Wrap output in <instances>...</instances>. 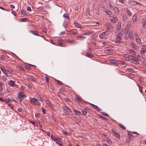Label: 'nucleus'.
Segmentation results:
<instances>
[{
  "instance_id": "nucleus-58",
  "label": "nucleus",
  "mask_w": 146,
  "mask_h": 146,
  "mask_svg": "<svg viewBox=\"0 0 146 146\" xmlns=\"http://www.w3.org/2000/svg\"><path fill=\"white\" fill-rule=\"evenodd\" d=\"M30 122L33 125H34L35 123V121H30Z\"/></svg>"
},
{
  "instance_id": "nucleus-43",
  "label": "nucleus",
  "mask_w": 146,
  "mask_h": 146,
  "mask_svg": "<svg viewBox=\"0 0 146 146\" xmlns=\"http://www.w3.org/2000/svg\"><path fill=\"white\" fill-rule=\"evenodd\" d=\"M63 17H64L65 18H67V19H69V16L68 14H67V13L64 14L63 15Z\"/></svg>"
},
{
  "instance_id": "nucleus-63",
  "label": "nucleus",
  "mask_w": 146,
  "mask_h": 146,
  "mask_svg": "<svg viewBox=\"0 0 146 146\" xmlns=\"http://www.w3.org/2000/svg\"><path fill=\"white\" fill-rule=\"evenodd\" d=\"M56 143L60 145H62V143L60 141H58L56 142Z\"/></svg>"
},
{
  "instance_id": "nucleus-38",
  "label": "nucleus",
  "mask_w": 146,
  "mask_h": 146,
  "mask_svg": "<svg viewBox=\"0 0 146 146\" xmlns=\"http://www.w3.org/2000/svg\"><path fill=\"white\" fill-rule=\"evenodd\" d=\"M119 126L121 127L122 129L125 130L126 129L125 127L122 124H121L120 123L119 124Z\"/></svg>"
},
{
  "instance_id": "nucleus-25",
  "label": "nucleus",
  "mask_w": 146,
  "mask_h": 146,
  "mask_svg": "<svg viewBox=\"0 0 146 146\" xmlns=\"http://www.w3.org/2000/svg\"><path fill=\"white\" fill-rule=\"evenodd\" d=\"M74 111L76 115H79L80 114H81V112L80 111H77L75 110H74Z\"/></svg>"
},
{
  "instance_id": "nucleus-64",
  "label": "nucleus",
  "mask_w": 146,
  "mask_h": 146,
  "mask_svg": "<svg viewBox=\"0 0 146 146\" xmlns=\"http://www.w3.org/2000/svg\"><path fill=\"white\" fill-rule=\"evenodd\" d=\"M38 100L40 102H42L43 101V100L41 97H38Z\"/></svg>"
},
{
  "instance_id": "nucleus-57",
  "label": "nucleus",
  "mask_w": 146,
  "mask_h": 146,
  "mask_svg": "<svg viewBox=\"0 0 146 146\" xmlns=\"http://www.w3.org/2000/svg\"><path fill=\"white\" fill-rule=\"evenodd\" d=\"M126 141L127 142L129 143L130 142V140H131L130 139H129L128 137L126 139Z\"/></svg>"
},
{
  "instance_id": "nucleus-11",
  "label": "nucleus",
  "mask_w": 146,
  "mask_h": 146,
  "mask_svg": "<svg viewBox=\"0 0 146 146\" xmlns=\"http://www.w3.org/2000/svg\"><path fill=\"white\" fill-rule=\"evenodd\" d=\"M121 34H119L117 35V37L115 39L116 43L120 42L121 40Z\"/></svg>"
},
{
  "instance_id": "nucleus-21",
  "label": "nucleus",
  "mask_w": 146,
  "mask_h": 146,
  "mask_svg": "<svg viewBox=\"0 0 146 146\" xmlns=\"http://www.w3.org/2000/svg\"><path fill=\"white\" fill-rule=\"evenodd\" d=\"M142 26L143 27H146V21L144 19L142 20Z\"/></svg>"
},
{
  "instance_id": "nucleus-42",
  "label": "nucleus",
  "mask_w": 146,
  "mask_h": 146,
  "mask_svg": "<svg viewBox=\"0 0 146 146\" xmlns=\"http://www.w3.org/2000/svg\"><path fill=\"white\" fill-rule=\"evenodd\" d=\"M46 103L48 106H52V107H53L51 105V104H50V103L48 100H46Z\"/></svg>"
},
{
  "instance_id": "nucleus-10",
  "label": "nucleus",
  "mask_w": 146,
  "mask_h": 146,
  "mask_svg": "<svg viewBox=\"0 0 146 146\" xmlns=\"http://www.w3.org/2000/svg\"><path fill=\"white\" fill-rule=\"evenodd\" d=\"M107 36V32H103L99 35V37L102 39L106 38V36Z\"/></svg>"
},
{
  "instance_id": "nucleus-5",
  "label": "nucleus",
  "mask_w": 146,
  "mask_h": 146,
  "mask_svg": "<svg viewBox=\"0 0 146 146\" xmlns=\"http://www.w3.org/2000/svg\"><path fill=\"white\" fill-rule=\"evenodd\" d=\"M109 61L111 64L116 66H118L119 64V61H117L115 59H110L109 60Z\"/></svg>"
},
{
  "instance_id": "nucleus-3",
  "label": "nucleus",
  "mask_w": 146,
  "mask_h": 146,
  "mask_svg": "<svg viewBox=\"0 0 146 146\" xmlns=\"http://www.w3.org/2000/svg\"><path fill=\"white\" fill-rule=\"evenodd\" d=\"M31 104L36 106H39L40 105L38 100L35 98H32L31 100Z\"/></svg>"
},
{
  "instance_id": "nucleus-7",
  "label": "nucleus",
  "mask_w": 146,
  "mask_h": 146,
  "mask_svg": "<svg viewBox=\"0 0 146 146\" xmlns=\"http://www.w3.org/2000/svg\"><path fill=\"white\" fill-rule=\"evenodd\" d=\"M62 108V110H63L65 113H69L71 112V110L67 106H63Z\"/></svg>"
},
{
  "instance_id": "nucleus-51",
  "label": "nucleus",
  "mask_w": 146,
  "mask_h": 146,
  "mask_svg": "<svg viewBox=\"0 0 146 146\" xmlns=\"http://www.w3.org/2000/svg\"><path fill=\"white\" fill-rule=\"evenodd\" d=\"M122 17H123V19L124 21H125L127 20V17L126 16H125L124 15H123Z\"/></svg>"
},
{
  "instance_id": "nucleus-50",
  "label": "nucleus",
  "mask_w": 146,
  "mask_h": 146,
  "mask_svg": "<svg viewBox=\"0 0 146 146\" xmlns=\"http://www.w3.org/2000/svg\"><path fill=\"white\" fill-rule=\"evenodd\" d=\"M0 58L1 60L2 61H3L5 60V56L4 55H1V56Z\"/></svg>"
},
{
  "instance_id": "nucleus-36",
  "label": "nucleus",
  "mask_w": 146,
  "mask_h": 146,
  "mask_svg": "<svg viewBox=\"0 0 146 146\" xmlns=\"http://www.w3.org/2000/svg\"><path fill=\"white\" fill-rule=\"evenodd\" d=\"M101 113L103 114L104 115L106 116V117H109V115L106 113V112H105L104 111H103L102 112H101Z\"/></svg>"
},
{
  "instance_id": "nucleus-62",
  "label": "nucleus",
  "mask_w": 146,
  "mask_h": 146,
  "mask_svg": "<svg viewBox=\"0 0 146 146\" xmlns=\"http://www.w3.org/2000/svg\"><path fill=\"white\" fill-rule=\"evenodd\" d=\"M64 100L67 102H69L70 101V100L67 98H64Z\"/></svg>"
},
{
  "instance_id": "nucleus-17",
  "label": "nucleus",
  "mask_w": 146,
  "mask_h": 146,
  "mask_svg": "<svg viewBox=\"0 0 146 146\" xmlns=\"http://www.w3.org/2000/svg\"><path fill=\"white\" fill-rule=\"evenodd\" d=\"M27 78V79L28 80H29L31 81H32L33 82H35V79L34 78V77L33 76L32 77H31V76H28Z\"/></svg>"
},
{
  "instance_id": "nucleus-22",
  "label": "nucleus",
  "mask_w": 146,
  "mask_h": 146,
  "mask_svg": "<svg viewBox=\"0 0 146 146\" xmlns=\"http://www.w3.org/2000/svg\"><path fill=\"white\" fill-rule=\"evenodd\" d=\"M137 60H138V59H137L135 57V59L133 60V61H132L131 62H133V63H134L135 64H137L139 63Z\"/></svg>"
},
{
  "instance_id": "nucleus-32",
  "label": "nucleus",
  "mask_w": 146,
  "mask_h": 146,
  "mask_svg": "<svg viewBox=\"0 0 146 146\" xmlns=\"http://www.w3.org/2000/svg\"><path fill=\"white\" fill-rule=\"evenodd\" d=\"M114 10L115 12L116 13H118L119 12V10L118 8L115 7L114 8Z\"/></svg>"
},
{
  "instance_id": "nucleus-23",
  "label": "nucleus",
  "mask_w": 146,
  "mask_h": 146,
  "mask_svg": "<svg viewBox=\"0 0 146 146\" xmlns=\"http://www.w3.org/2000/svg\"><path fill=\"white\" fill-rule=\"evenodd\" d=\"M17 68L19 70H24V68L21 66H19L17 67Z\"/></svg>"
},
{
  "instance_id": "nucleus-2",
  "label": "nucleus",
  "mask_w": 146,
  "mask_h": 146,
  "mask_svg": "<svg viewBox=\"0 0 146 146\" xmlns=\"http://www.w3.org/2000/svg\"><path fill=\"white\" fill-rule=\"evenodd\" d=\"M74 101L75 102L79 103L80 102L81 103L85 102L84 100L81 99V98L78 95H76V97L74 99Z\"/></svg>"
},
{
  "instance_id": "nucleus-12",
  "label": "nucleus",
  "mask_w": 146,
  "mask_h": 146,
  "mask_svg": "<svg viewBox=\"0 0 146 146\" xmlns=\"http://www.w3.org/2000/svg\"><path fill=\"white\" fill-rule=\"evenodd\" d=\"M107 31L108 32H111L113 31V27L110 25H108L107 26Z\"/></svg>"
},
{
  "instance_id": "nucleus-49",
  "label": "nucleus",
  "mask_w": 146,
  "mask_h": 146,
  "mask_svg": "<svg viewBox=\"0 0 146 146\" xmlns=\"http://www.w3.org/2000/svg\"><path fill=\"white\" fill-rule=\"evenodd\" d=\"M39 127H42V124L41 121L40 120H39L38 122Z\"/></svg>"
},
{
  "instance_id": "nucleus-39",
  "label": "nucleus",
  "mask_w": 146,
  "mask_h": 146,
  "mask_svg": "<svg viewBox=\"0 0 146 146\" xmlns=\"http://www.w3.org/2000/svg\"><path fill=\"white\" fill-rule=\"evenodd\" d=\"M137 85L138 86L139 88V91L142 93V87H141L140 86L139 84H137Z\"/></svg>"
},
{
  "instance_id": "nucleus-34",
  "label": "nucleus",
  "mask_w": 146,
  "mask_h": 146,
  "mask_svg": "<svg viewBox=\"0 0 146 146\" xmlns=\"http://www.w3.org/2000/svg\"><path fill=\"white\" fill-rule=\"evenodd\" d=\"M121 22L120 21H119L117 23V28L119 29H120L121 27Z\"/></svg>"
},
{
  "instance_id": "nucleus-6",
  "label": "nucleus",
  "mask_w": 146,
  "mask_h": 146,
  "mask_svg": "<svg viewBox=\"0 0 146 146\" xmlns=\"http://www.w3.org/2000/svg\"><path fill=\"white\" fill-rule=\"evenodd\" d=\"M109 19L111 22L113 23H116L118 21V18L114 16H110Z\"/></svg>"
},
{
  "instance_id": "nucleus-61",
  "label": "nucleus",
  "mask_w": 146,
  "mask_h": 146,
  "mask_svg": "<svg viewBox=\"0 0 146 146\" xmlns=\"http://www.w3.org/2000/svg\"><path fill=\"white\" fill-rule=\"evenodd\" d=\"M87 33L88 34V35L90 36V34H92L93 33V32L92 31H88V32H87Z\"/></svg>"
},
{
  "instance_id": "nucleus-9",
  "label": "nucleus",
  "mask_w": 146,
  "mask_h": 146,
  "mask_svg": "<svg viewBox=\"0 0 146 146\" xmlns=\"http://www.w3.org/2000/svg\"><path fill=\"white\" fill-rule=\"evenodd\" d=\"M131 24V23L130 22H129L128 23L127 25L125 28L124 33L129 32V30L130 29Z\"/></svg>"
},
{
  "instance_id": "nucleus-47",
  "label": "nucleus",
  "mask_w": 146,
  "mask_h": 146,
  "mask_svg": "<svg viewBox=\"0 0 146 146\" xmlns=\"http://www.w3.org/2000/svg\"><path fill=\"white\" fill-rule=\"evenodd\" d=\"M56 82L58 84L61 85L62 84V83L61 82L58 80H56Z\"/></svg>"
},
{
  "instance_id": "nucleus-53",
  "label": "nucleus",
  "mask_w": 146,
  "mask_h": 146,
  "mask_svg": "<svg viewBox=\"0 0 146 146\" xmlns=\"http://www.w3.org/2000/svg\"><path fill=\"white\" fill-rule=\"evenodd\" d=\"M21 13L22 14H25L27 13L26 12V11L25 10H23V9H22L21 10Z\"/></svg>"
},
{
  "instance_id": "nucleus-31",
  "label": "nucleus",
  "mask_w": 146,
  "mask_h": 146,
  "mask_svg": "<svg viewBox=\"0 0 146 146\" xmlns=\"http://www.w3.org/2000/svg\"><path fill=\"white\" fill-rule=\"evenodd\" d=\"M74 25L78 28H81V25L78 23H77L75 22L74 23Z\"/></svg>"
},
{
  "instance_id": "nucleus-40",
  "label": "nucleus",
  "mask_w": 146,
  "mask_h": 146,
  "mask_svg": "<svg viewBox=\"0 0 146 146\" xmlns=\"http://www.w3.org/2000/svg\"><path fill=\"white\" fill-rule=\"evenodd\" d=\"M83 114L84 115H86L87 114V112L84 110H82V111Z\"/></svg>"
},
{
  "instance_id": "nucleus-14",
  "label": "nucleus",
  "mask_w": 146,
  "mask_h": 146,
  "mask_svg": "<svg viewBox=\"0 0 146 146\" xmlns=\"http://www.w3.org/2000/svg\"><path fill=\"white\" fill-rule=\"evenodd\" d=\"M146 51V46L143 45L142 46V48L141 49V54H144Z\"/></svg>"
},
{
  "instance_id": "nucleus-16",
  "label": "nucleus",
  "mask_w": 146,
  "mask_h": 146,
  "mask_svg": "<svg viewBox=\"0 0 146 146\" xmlns=\"http://www.w3.org/2000/svg\"><path fill=\"white\" fill-rule=\"evenodd\" d=\"M112 134L113 135L115 136L118 139L120 138V135L118 133L115 132L114 131H112Z\"/></svg>"
},
{
  "instance_id": "nucleus-55",
  "label": "nucleus",
  "mask_w": 146,
  "mask_h": 146,
  "mask_svg": "<svg viewBox=\"0 0 146 146\" xmlns=\"http://www.w3.org/2000/svg\"><path fill=\"white\" fill-rule=\"evenodd\" d=\"M27 10L29 12H31L32 11L31 7H27Z\"/></svg>"
},
{
  "instance_id": "nucleus-13",
  "label": "nucleus",
  "mask_w": 146,
  "mask_h": 146,
  "mask_svg": "<svg viewBox=\"0 0 146 146\" xmlns=\"http://www.w3.org/2000/svg\"><path fill=\"white\" fill-rule=\"evenodd\" d=\"M90 104L96 110L98 111H100L102 110L101 109L99 108L97 106L92 104Z\"/></svg>"
},
{
  "instance_id": "nucleus-26",
  "label": "nucleus",
  "mask_w": 146,
  "mask_h": 146,
  "mask_svg": "<svg viewBox=\"0 0 146 146\" xmlns=\"http://www.w3.org/2000/svg\"><path fill=\"white\" fill-rule=\"evenodd\" d=\"M57 46H60L62 47H64V45L62 43L60 42H57V44H56Z\"/></svg>"
},
{
  "instance_id": "nucleus-44",
  "label": "nucleus",
  "mask_w": 146,
  "mask_h": 146,
  "mask_svg": "<svg viewBox=\"0 0 146 146\" xmlns=\"http://www.w3.org/2000/svg\"><path fill=\"white\" fill-rule=\"evenodd\" d=\"M127 13L129 15L131 16L132 15V13L128 9H127Z\"/></svg>"
},
{
  "instance_id": "nucleus-56",
  "label": "nucleus",
  "mask_w": 146,
  "mask_h": 146,
  "mask_svg": "<svg viewBox=\"0 0 146 146\" xmlns=\"http://www.w3.org/2000/svg\"><path fill=\"white\" fill-rule=\"evenodd\" d=\"M25 69L27 70H29L31 68L28 65H27L25 66Z\"/></svg>"
},
{
  "instance_id": "nucleus-59",
  "label": "nucleus",
  "mask_w": 146,
  "mask_h": 146,
  "mask_svg": "<svg viewBox=\"0 0 146 146\" xmlns=\"http://www.w3.org/2000/svg\"><path fill=\"white\" fill-rule=\"evenodd\" d=\"M68 41L70 43H74L76 42L74 40H69Z\"/></svg>"
},
{
  "instance_id": "nucleus-18",
  "label": "nucleus",
  "mask_w": 146,
  "mask_h": 146,
  "mask_svg": "<svg viewBox=\"0 0 146 146\" xmlns=\"http://www.w3.org/2000/svg\"><path fill=\"white\" fill-rule=\"evenodd\" d=\"M29 32H30L31 33H32V34L36 35L37 36H39V35L36 32H35L34 31L31 30L29 31Z\"/></svg>"
},
{
  "instance_id": "nucleus-1",
  "label": "nucleus",
  "mask_w": 146,
  "mask_h": 146,
  "mask_svg": "<svg viewBox=\"0 0 146 146\" xmlns=\"http://www.w3.org/2000/svg\"><path fill=\"white\" fill-rule=\"evenodd\" d=\"M124 33L125 37L126 39H129L131 40H133V35L132 31H130L129 32Z\"/></svg>"
},
{
  "instance_id": "nucleus-46",
  "label": "nucleus",
  "mask_w": 146,
  "mask_h": 146,
  "mask_svg": "<svg viewBox=\"0 0 146 146\" xmlns=\"http://www.w3.org/2000/svg\"><path fill=\"white\" fill-rule=\"evenodd\" d=\"M4 101L6 102L9 103L10 102V100L9 99L5 98Z\"/></svg>"
},
{
  "instance_id": "nucleus-20",
  "label": "nucleus",
  "mask_w": 146,
  "mask_h": 146,
  "mask_svg": "<svg viewBox=\"0 0 146 146\" xmlns=\"http://www.w3.org/2000/svg\"><path fill=\"white\" fill-rule=\"evenodd\" d=\"M8 84L9 85L12 86L13 85H14V83L13 80H10L8 82Z\"/></svg>"
},
{
  "instance_id": "nucleus-4",
  "label": "nucleus",
  "mask_w": 146,
  "mask_h": 146,
  "mask_svg": "<svg viewBox=\"0 0 146 146\" xmlns=\"http://www.w3.org/2000/svg\"><path fill=\"white\" fill-rule=\"evenodd\" d=\"M18 96L19 98L21 100H19V101H21L22 100L23 98H26V96L25 95L24 93L22 92H20L18 94Z\"/></svg>"
},
{
  "instance_id": "nucleus-60",
  "label": "nucleus",
  "mask_w": 146,
  "mask_h": 146,
  "mask_svg": "<svg viewBox=\"0 0 146 146\" xmlns=\"http://www.w3.org/2000/svg\"><path fill=\"white\" fill-rule=\"evenodd\" d=\"M99 116L100 118H102L103 119L105 120H107V118H105V117H103L101 115H99Z\"/></svg>"
},
{
  "instance_id": "nucleus-8",
  "label": "nucleus",
  "mask_w": 146,
  "mask_h": 146,
  "mask_svg": "<svg viewBox=\"0 0 146 146\" xmlns=\"http://www.w3.org/2000/svg\"><path fill=\"white\" fill-rule=\"evenodd\" d=\"M135 36L136 40L137 42L139 44H140L143 43V42H142L141 41L140 38L137 36V33L135 34Z\"/></svg>"
},
{
  "instance_id": "nucleus-30",
  "label": "nucleus",
  "mask_w": 146,
  "mask_h": 146,
  "mask_svg": "<svg viewBox=\"0 0 146 146\" xmlns=\"http://www.w3.org/2000/svg\"><path fill=\"white\" fill-rule=\"evenodd\" d=\"M0 69L1 71L3 72L4 73L6 74V70L5 68H4L3 67H0Z\"/></svg>"
},
{
  "instance_id": "nucleus-48",
  "label": "nucleus",
  "mask_w": 146,
  "mask_h": 146,
  "mask_svg": "<svg viewBox=\"0 0 146 146\" xmlns=\"http://www.w3.org/2000/svg\"><path fill=\"white\" fill-rule=\"evenodd\" d=\"M77 37L78 38H78H80L81 39H84L85 38V37H84L82 36H77Z\"/></svg>"
},
{
  "instance_id": "nucleus-24",
  "label": "nucleus",
  "mask_w": 146,
  "mask_h": 146,
  "mask_svg": "<svg viewBox=\"0 0 146 146\" xmlns=\"http://www.w3.org/2000/svg\"><path fill=\"white\" fill-rule=\"evenodd\" d=\"M111 50L110 49L106 50H104V52L105 53L107 54L111 53Z\"/></svg>"
},
{
  "instance_id": "nucleus-28",
  "label": "nucleus",
  "mask_w": 146,
  "mask_h": 146,
  "mask_svg": "<svg viewBox=\"0 0 146 146\" xmlns=\"http://www.w3.org/2000/svg\"><path fill=\"white\" fill-rule=\"evenodd\" d=\"M131 45L132 46H133V48H134V49H136V48H137V46L135 43L132 42L131 43Z\"/></svg>"
},
{
  "instance_id": "nucleus-29",
  "label": "nucleus",
  "mask_w": 146,
  "mask_h": 146,
  "mask_svg": "<svg viewBox=\"0 0 146 146\" xmlns=\"http://www.w3.org/2000/svg\"><path fill=\"white\" fill-rule=\"evenodd\" d=\"M68 25V23L66 21H64L63 23V25L65 28H66Z\"/></svg>"
},
{
  "instance_id": "nucleus-35",
  "label": "nucleus",
  "mask_w": 146,
  "mask_h": 146,
  "mask_svg": "<svg viewBox=\"0 0 146 146\" xmlns=\"http://www.w3.org/2000/svg\"><path fill=\"white\" fill-rule=\"evenodd\" d=\"M6 72L11 74H13V71L10 69H6Z\"/></svg>"
},
{
  "instance_id": "nucleus-27",
  "label": "nucleus",
  "mask_w": 146,
  "mask_h": 146,
  "mask_svg": "<svg viewBox=\"0 0 146 146\" xmlns=\"http://www.w3.org/2000/svg\"><path fill=\"white\" fill-rule=\"evenodd\" d=\"M86 56L90 58H92L94 57L93 55L88 53L86 54Z\"/></svg>"
},
{
  "instance_id": "nucleus-45",
  "label": "nucleus",
  "mask_w": 146,
  "mask_h": 146,
  "mask_svg": "<svg viewBox=\"0 0 146 146\" xmlns=\"http://www.w3.org/2000/svg\"><path fill=\"white\" fill-rule=\"evenodd\" d=\"M105 12L108 15H110L111 13L110 11L108 10L106 11Z\"/></svg>"
},
{
  "instance_id": "nucleus-54",
  "label": "nucleus",
  "mask_w": 146,
  "mask_h": 146,
  "mask_svg": "<svg viewBox=\"0 0 146 146\" xmlns=\"http://www.w3.org/2000/svg\"><path fill=\"white\" fill-rule=\"evenodd\" d=\"M70 33L71 34L74 35L78 34V32L76 31H71Z\"/></svg>"
},
{
  "instance_id": "nucleus-52",
  "label": "nucleus",
  "mask_w": 146,
  "mask_h": 146,
  "mask_svg": "<svg viewBox=\"0 0 146 146\" xmlns=\"http://www.w3.org/2000/svg\"><path fill=\"white\" fill-rule=\"evenodd\" d=\"M132 55H129L127 56V57H125L126 59L127 60H129L130 58V56H131Z\"/></svg>"
},
{
  "instance_id": "nucleus-15",
  "label": "nucleus",
  "mask_w": 146,
  "mask_h": 146,
  "mask_svg": "<svg viewBox=\"0 0 146 146\" xmlns=\"http://www.w3.org/2000/svg\"><path fill=\"white\" fill-rule=\"evenodd\" d=\"M102 137L104 136L106 138V141L109 144H111V141L110 140V139L108 137V136L105 134H102Z\"/></svg>"
},
{
  "instance_id": "nucleus-37",
  "label": "nucleus",
  "mask_w": 146,
  "mask_h": 146,
  "mask_svg": "<svg viewBox=\"0 0 146 146\" xmlns=\"http://www.w3.org/2000/svg\"><path fill=\"white\" fill-rule=\"evenodd\" d=\"M129 52L131 54L134 55L135 54V52L133 50H129Z\"/></svg>"
},
{
  "instance_id": "nucleus-33",
  "label": "nucleus",
  "mask_w": 146,
  "mask_h": 146,
  "mask_svg": "<svg viewBox=\"0 0 146 146\" xmlns=\"http://www.w3.org/2000/svg\"><path fill=\"white\" fill-rule=\"evenodd\" d=\"M130 58L129 60L131 62H132L133 60L134 59H135V57H134L133 56H130Z\"/></svg>"
},
{
  "instance_id": "nucleus-19",
  "label": "nucleus",
  "mask_w": 146,
  "mask_h": 146,
  "mask_svg": "<svg viewBox=\"0 0 146 146\" xmlns=\"http://www.w3.org/2000/svg\"><path fill=\"white\" fill-rule=\"evenodd\" d=\"M128 137L131 140H132L134 138L133 135L131 134H128V137Z\"/></svg>"
},
{
  "instance_id": "nucleus-41",
  "label": "nucleus",
  "mask_w": 146,
  "mask_h": 146,
  "mask_svg": "<svg viewBox=\"0 0 146 146\" xmlns=\"http://www.w3.org/2000/svg\"><path fill=\"white\" fill-rule=\"evenodd\" d=\"M51 138L54 141H57V139L54 137V136H53L52 135H51Z\"/></svg>"
}]
</instances>
